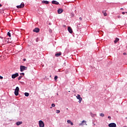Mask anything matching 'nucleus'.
I'll list each match as a JSON object with an SVG mask.
<instances>
[{
	"label": "nucleus",
	"mask_w": 127,
	"mask_h": 127,
	"mask_svg": "<svg viewBox=\"0 0 127 127\" xmlns=\"http://www.w3.org/2000/svg\"><path fill=\"white\" fill-rule=\"evenodd\" d=\"M118 18H121V16L119 15L118 16Z\"/></svg>",
	"instance_id": "35"
},
{
	"label": "nucleus",
	"mask_w": 127,
	"mask_h": 127,
	"mask_svg": "<svg viewBox=\"0 0 127 127\" xmlns=\"http://www.w3.org/2000/svg\"><path fill=\"white\" fill-rule=\"evenodd\" d=\"M39 125L40 127H44V123H43V121L41 120L39 121Z\"/></svg>",
	"instance_id": "5"
},
{
	"label": "nucleus",
	"mask_w": 127,
	"mask_h": 127,
	"mask_svg": "<svg viewBox=\"0 0 127 127\" xmlns=\"http://www.w3.org/2000/svg\"><path fill=\"white\" fill-rule=\"evenodd\" d=\"M16 126H20V125H22V122H21V121L18 122L16 123Z\"/></svg>",
	"instance_id": "14"
},
{
	"label": "nucleus",
	"mask_w": 127,
	"mask_h": 127,
	"mask_svg": "<svg viewBox=\"0 0 127 127\" xmlns=\"http://www.w3.org/2000/svg\"><path fill=\"white\" fill-rule=\"evenodd\" d=\"M108 127H117V125L116 123H110L108 125Z\"/></svg>",
	"instance_id": "7"
},
{
	"label": "nucleus",
	"mask_w": 127,
	"mask_h": 127,
	"mask_svg": "<svg viewBox=\"0 0 127 127\" xmlns=\"http://www.w3.org/2000/svg\"><path fill=\"white\" fill-rule=\"evenodd\" d=\"M126 13H127V12H126Z\"/></svg>",
	"instance_id": "42"
},
{
	"label": "nucleus",
	"mask_w": 127,
	"mask_h": 127,
	"mask_svg": "<svg viewBox=\"0 0 127 127\" xmlns=\"http://www.w3.org/2000/svg\"><path fill=\"white\" fill-rule=\"evenodd\" d=\"M18 75H19L18 73H16L11 75V78L12 79H15L16 77H18Z\"/></svg>",
	"instance_id": "6"
},
{
	"label": "nucleus",
	"mask_w": 127,
	"mask_h": 127,
	"mask_svg": "<svg viewBox=\"0 0 127 127\" xmlns=\"http://www.w3.org/2000/svg\"><path fill=\"white\" fill-rule=\"evenodd\" d=\"M20 75H22V76H24V73H23V72L21 73Z\"/></svg>",
	"instance_id": "28"
},
{
	"label": "nucleus",
	"mask_w": 127,
	"mask_h": 127,
	"mask_svg": "<svg viewBox=\"0 0 127 127\" xmlns=\"http://www.w3.org/2000/svg\"><path fill=\"white\" fill-rule=\"evenodd\" d=\"M36 42H38V41H39V39H38V38H37L36 39Z\"/></svg>",
	"instance_id": "25"
},
{
	"label": "nucleus",
	"mask_w": 127,
	"mask_h": 127,
	"mask_svg": "<svg viewBox=\"0 0 127 127\" xmlns=\"http://www.w3.org/2000/svg\"><path fill=\"white\" fill-rule=\"evenodd\" d=\"M82 17H79V20H82Z\"/></svg>",
	"instance_id": "32"
},
{
	"label": "nucleus",
	"mask_w": 127,
	"mask_h": 127,
	"mask_svg": "<svg viewBox=\"0 0 127 127\" xmlns=\"http://www.w3.org/2000/svg\"><path fill=\"white\" fill-rule=\"evenodd\" d=\"M86 126H87V124H86Z\"/></svg>",
	"instance_id": "43"
},
{
	"label": "nucleus",
	"mask_w": 127,
	"mask_h": 127,
	"mask_svg": "<svg viewBox=\"0 0 127 127\" xmlns=\"http://www.w3.org/2000/svg\"><path fill=\"white\" fill-rule=\"evenodd\" d=\"M119 40H120V39L117 38L114 41V43L115 44L117 43L119 41Z\"/></svg>",
	"instance_id": "17"
},
{
	"label": "nucleus",
	"mask_w": 127,
	"mask_h": 127,
	"mask_svg": "<svg viewBox=\"0 0 127 127\" xmlns=\"http://www.w3.org/2000/svg\"><path fill=\"white\" fill-rule=\"evenodd\" d=\"M100 117H102V118H103V117H105V114H103V113H101L100 114Z\"/></svg>",
	"instance_id": "20"
},
{
	"label": "nucleus",
	"mask_w": 127,
	"mask_h": 127,
	"mask_svg": "<svg viewBox=\"0 0 127 127\" xmlns=\"http://www.w3.org/2000/svg\"><path fill=\"white\" fill-rule=\"evenodd\" d=\"M19 92V87L17 86L14 91L15 96H18Z\"/></svg>",
	"instance_id": "1"
},
{
	"label": "nucleus",
	"mask_w": 127,
	"mask_h": 127,
	"mask_svg": "<svg viewBox=\"0 0 127 127\" xmlns=\"http://www.w3.org/2000/svg\"><path fill=\"white\" fill-rule=\"evenodd\" d=\"M62 12H63V9L62 8L58 9V13H59V14H60V13H62Z\"/></svg>",
	"instance_id": "10"
},
{
	"label": "nucleus",
	"mask_w": 127,
	"mask_h": 127,
	"mask_svg": "<svg viewBox=\"0 0 127 127\" xmlns=\"http://www.w3.org/2000/svg\"><path fill=\"white\" fill-rule=\"evenodd\" d=\"M17 8H23L24 7V3L22 2L20 5L16 6Z\"/></svg>",
	"instance_id": "3"
},
{
	"label": "nucleus",
	"mask_w": 127,
	"mask_h": 127,
	"mask_svg": "<svg viewBox=\"0 0 127 127\" xmlns=\"http://www.w3.org/2000/svg\"><path fill=\"white\" fill-rule=\"evenodd\" d=\"M104 16H107V14L105 12L104 13Z\"/></svg>",
	"instance_id": "27"
},
{
	"label": "nucleus",
	"mask_w": 127,
	"mask_h": 127,
	"mask_svg": "<svg viewBox=\"0 0 127 127\" xmlns=\"http://www.w3.org/2000/svg\"><path fill=\"white\" fill-rule=\"evenodd\" d=\"M7 36H9V37H10V36H11L10 33L9 32H7Z\"/></svg>",
	"instance_id": "21"
},
{
	"label": "nucleus",
	"mask_w": 127,
	"mask_h": 127,
	"mask_svg": "<svg viewBox=\"0 0 127 127\" xmlns=\"http://www.w3.org/2000/svg\"><path fill=\"white\" fill-rule=\"evenodd\" d=\"M83 123H85V124H86V123H87V122L86 121H85V120H83V121H82L81 123H80L79 124V126H83Z\"/></svg>",
	"instance_id": "16"
},
{
	"label": "nucleus",
	"mask_w": 127,
	"mask_h": 127,
	"mask_svg": "<svg viewBox=\"0 0 127 127\" xmlns=\"http://www.w3.org/2000/svg\"><path fill=\"white\" fill-rule=\"evenodd\" d=\"M24 95H25V97H28V96H29V93H28V92H25L24 93Z\"/></svg>",
	"instance_id": "18"
},
{
	"label": "nucleus",
	"mask_w": 127,
	"mask_h": 127,
	"mask_svg": "<svg viewBox=\"0 0 127 127\" xmlns=\"http://www.w3.org/2000/svg\"><path fill=\"white\" fill-rule=\"evenodd\" d=\"M33 31L34 32H36V33H38V32H39L40 30L38 28H35V29H33Z\"/></svg>",
	"instance_id": "8"
},
{
	"label": "nucleus",
	"mask_w": 127,
	"mask_h": 127,
	"mask_svg": "<svg viewBox=\"0 0 127 127\" xmlns=\"http://www.w3.org/2000/svg\"><path fill=\"white\" fill-rule=\"evenodd\" d=\"M20 72H23L24 70H27V67L24 65H21L20 66Z\"/></svg>",
	"instance_id": "2"
},
{
	"label": "nucleus",
	"mask_w": 127,
	"mask_h": 127,
	"mask_svg": "<svg viewBox=\"0 0 127 127\" xmlns=\"http://www.w3.org/2000/svg\"><path fill=\"white\" fill-rule=\"evenodd\" d=\"M43 3H45L46 4H48L49 3V2L47 0H43L42 1Z\"/></svg>",
	"instance_id": "15"
},
{
	"label": "nucleus",
	"mask_w": 127,
	"mask_h": 127,
	"mask_svg": "<svg viewBox=\"0 0 127 127\" xmlns=\"http://www.w3.org/2000/svg\"><path fill=\"white\" fill-rule=\"evenodd\" d=\"M76 98L77 100H79L78 103H81V102H82V98L81 97V95L79 94H78L77 96H76Z\"/></svg>",
	"instance_id": "4"
},
{
	"label": "nucleus",
	"mask_w": 127,
	"mask_h": 127,
	"mask_svg": "<svg viewBox=\"0 0 127 127\" xmlns=\"http://www.w3.org/2000/svg\"><path fill=\"white\" fill-rule=\"evenodd\" d=\"M121 10H124V8H121Z\"/></svg>",
	"instance_id": "37"
},
{
	"label": "nucleus",
	"mask_w": 127,
	"mask_h": 127,
	"mask_svg": "<svg viewBox=\"0 0 127 127\" xmlns=\"http://www.w3.org/2000/svg\"><path fill=\"white\" fill-rule=\"evenodd\" d=\"M23 61H24V62L26 61V59H24Z\"/></svg>",
	"instance_id": "34"
},
{
	"label": "nucleus",
	"mask_w": 127,
	"mask_h": 127,
	"mask_svg": "<svg viewBox=\"0 0 127 127\" xmlns=\"http://www.w3.org/2000/svg\"><path fill=\"white\" fill-rule=\"evenodd\" d=\"M1 6H2V5H1V4H0V7H1Z\"/></svg>",
	"instance_id": "38"
},
{
	"label": "nucleus",
	"mask_w": 127,
	"mask_h": 127,
	"mask_svg": "<svg viewBox=\"0 0 127 127\" xmlns=\"http://www.w3.org/2000/svg\"><path fill=\"white\" fill-rule=\"evenodd\" d=\"M52 3H53L54 4H59V2L56 0H53L52 1Z\"/></svg>",
	"instance_id": "12"
},
{
	"label": "nucleus",
	"mask_w": 127,
	"mask_h": 127,
	"mask_svg": "<svg viewBox=\"0 0 127 127\" xmlns=\"http://www.w3.org/2000/svg\"><path fill=\"white\" fill-rule=\"evenodd\" d=\"M108 119H109L110 120H111V119H112V117H111V116H108Z\"/></svg>",
	"instance_id": "29"
},
{
	"label": "nucleus",
	"mask_w": 127,
	"mask_h": 127,
	"mask_svg": "<svg viewBox=\"0 0 127 127\" xmlns=\"http://www.w3.org/2000/svg\"><path fill=\"white\" fill-rule=\"evenodd\" d=\"M67 30L68 32H69V33H73V30H72V28H71V27H68L67 28Z\"/></svg>",
	"instance_id": "9"
},
{
	"label": "nucleus",
	"mask_w": 127,
	"mask_h": 127,
	"mask_svg": "<svg viewBox=\"0 0 127 127\" xmlns=\"http://www.w3.org/2000/svg\"><path fill=\"white\" fill-rule=\"evenodd\" d=\"M93 126H96V124H95V123H93Z\"/></svg>",
	"instance_id": "39"
},
{
	"label": "nucleus",
	"mask_w": 127,
	"mask_h": 127,
	"mask_svg": "<svg viewBox=\"0 0 127 127\" xmlns=\"http://www.w3.org/2000/svg\"><path fill=\"white\" fill-rule=\"evenodd\" d=\"M62 55V53L61 52H60L59 53H57L55 54L56 57H59V56H61Z\"/></svg>",
	"instance_id": "11"
},
{
	"label": "nucleus",
	"mask_w": 127,
	"mask_h": 127,
	"mask_svg": "<svg viewBox=\"0 0 127 127\" xmlns=\"http://www.w3.org/2000/svg\"><path fill=\"white\" fill-rule=\"evenodd\" d=\"M60 113V110H57L56 111V113L57 114H59Z\"/></svg>",
	"instance_id": "24"
},
{
	"label": "nucleus",
	"mask_w": 127,
	"mask_h": 127,
	"mask_svg": "<svg viewBox=\"0 0 127 127\" xmlns=\"http://www.w3.org/2000/svg\"><path fill=\"white\" fill-rule=\"evenodd\" d=\"M54 79H55V81H56V80H57V79H58V76H55L54 77Z\"/></svg>",
	"instance_id": "23"
},
{
	"label": "nucleus",
	"mask_w": 127,
	"mask_h": 127,
	"mask_svg": "<svg viewBox=\"0 0 127 127\" xmlns=\"http://www.w3.org/2000/svg\"><path fill=\"white\" fill-rule=\"evenodd\" d=\"M0 79H3V77L2 76H1L0 75Z\"/></svg>",
	"instance_id": "30"
},
{
	"label": "nucleus",
	"mask_w": 127,
	"mask_h": 127,
	"mask_svg": "<svg viewBox=\"0 0 127 127\" xmlns=\"http://www.w3.org/2000/svg\"><path fill=\"white\" fill-rule=\"evenodd\" d=\"M51 109H52V107H50Z\"/></svg>",
	"instance_id": "41"
},
{
	"label": "nucleus",
	"mask_w": 127,
	"mask_h": 127,
	"mask_svg": "<svg viewBox=\"0 0 127 127\" xmlns=\"http://www.w3.org/2000/svg\"><path fill=\"white\" fill-rule=\"evenodd\" d=\"M123 127H127V126H124Z\"/></svg>",
	"instance_id": "40"
},
{
	"label": "nucleus",
	"mask_w": 127,
	"mask_h": 127,
	"mask_svg": "<svg viewBox=\"0 0 127 127\" xmlns=\"http://www.w3.org/2000/svg\"><path fill=\"white\" fill-rule=\"evenodd\" d=\"M0 38H1V39H3V38L1 36H0Z\"/></svg>",
	"instance_id": "36"
},
{
	"label": "nucleus",
	"mask_w": 127,
	"mask_h": 127,
	"mask_svg": "<svg viewBox=\"0 0 127 127\" xmlns=\"http://www.w3.org/2000/svg\"><path fill=\"white\" fill-rule=\"evenodd\" d=\"M21 78H22V76L21 75V76H19L18 78V81H19V80H21Z\"/></svg>",
	"instance_id": "22"
},
{
	"label": "nucleus",
	"mask_w": 127,
	"mask_h": 127,
	"mask_svg": "<svg viewBox=\"0 0 127 127\" xmlns=\"http://www.w3.org/2000/svg\"><path fill=\"white\" fill-rule=\"evenodd\" d=\"M67 124H70L71 125V126H73L74 125V124H73V122H72V121H71L70 120H67Z\"/></svg>",
	"instance_id": "13"
},
{
	"label": "nucleus",
	"mask_w": 127,
	"mask_h": 127,
	"mask_svg": "<svg viewBox=\"0 0 127 127\" xmlns=\"http://www.w3.org/2000/svg\"><path fill=\"white\" fill-rule=\"evenodd\" d=\"M122 14H126V12H123Z\"/></svg>",
	"instance_id": "31"
},
{
	"label": "nucleus",
	"mask_w": 127,
	"mask_h": 127,
	"mask_svg": "<svg viewBox=\"0 0 127 127\" xmlns=\"http://www.w3.org/2000/svg\"><path fill=\"white\" fill-rule=\"evenodd\" d=\"M90 115L91 117H92V118H94L95 116H96V115L93 114L92 112H90Z\"/></svg>",
	"instance_id": "19"
},
{
	"label": "nucleus",
	"mask_w": 127,
	"mask_h": 127,
	"mask_svg": "<svg viewBox=\"0 0 127 127\" xmlns=\"http://www.w3.org/2000/svg\"><path fill=\"white\" fill-rule=\"evenodd\" d=\"M127 55V53H123V55Z\"/></svg>",
	"instance_id": "33"
},
{
	"label": "nucleus",
	"mask_w": 127,
	"mask_h": 127,
	"mask_svg": "<svg viewBox=\"0 0 127 127\" xmlns=\"http://www.w3.org/2000/svg\"><path fill=\"white\" fill-rule=\"evenodd\" d=\"M52 107H55V104L54 103L52 104Z\"/></svg>",
	"instance_id": "26"
}]
</instances>
